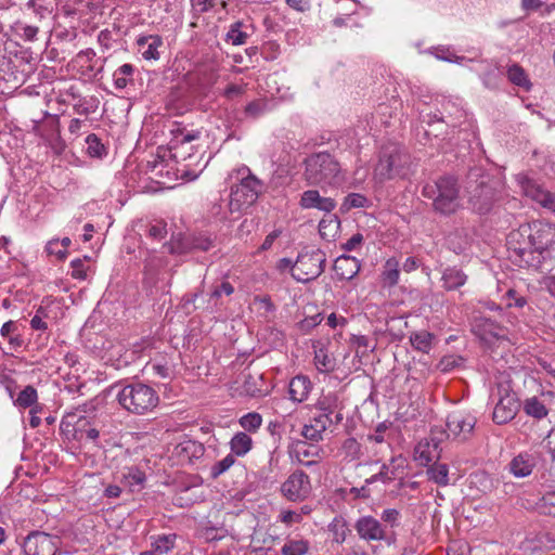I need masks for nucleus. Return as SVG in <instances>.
Masks as SVG:
<instances>
[{
	"label": "nucleus",
	"instance_id": "ea45409f",
	"mask_svg": "<svg viewBox=\"0 0 555 555\" xmlns=\"http://www.w3.org/2000/svg\"><path fill=\"white\" fill-rule=\"evenodd\" d=\"M87 152L91 157H102L106 154L105 146L100 139L91 133L86 138Z\"/></svg>",
	"mask_w": 555,
	"mask_h": 555
},
{
	"label": "nucleus",
	"instance_id": "c756f323",
	"mask_svg": "<svg viewBox=\"0 0 555 555\" xmlns=\"http://www.w3.org/2000/svg\"><path fill=\"white\" fill-rule=\"evenodd\" d=\"M314 364L319 372L330 373L335 370L336 360L325 349L320 348L314 352Z\"/></svg>",
	"mask_w": 555,
	"mask_h": 555
},
{
	"label": "nucleus",
	"instance_id": "774afa93",
	"mask_svg": "<svg viewBox=\"0 0 555 555\" xmlns=\"http://www.w3.org/2000/svg\"><path fill=\"white\" fill-rule=\"evenodd\" d=\"M326 324L332 328H336L337 326H345L347 320L344 317H337L335 313H331L327 317Z\"/></svg>",
	"mask_w": 555,
	"mask_h": 555
},
{
	"label": "nucleus",
	"instance_id": "4be33fe9",
	"mask_svg": "<svg viewBox=\"0 0 555 555\" xmlns=\"http://www.w3.org/2000/svg\"><path fill=\"white\" fill-rule=\"evenodd\" d=\"M137 46L144 60L156 61L159 59L158 49L163 46V39L157 35L140 36Z\"/></svg>",
	"mask_w": 555,
	"mask_h": 555
},
{
	"label": "nucleus",
	"instance_id": "cd10ccee",
	"mask_svg": "<svg viewBox=\"0 0 555 555\" xmlns=\"http://www.w3.org/2000/svg\"><path fill=\"white\" fill-rule=\"evenodd\" d=\"M340 220L334 216H327L319 222V233L326 241L334 240L339 233Z\"/></svg>",
	"mask_w": 555,
	"mask_h": 555
},
{
	"label": "nucleus",
	"instance_id": "423d86ee",
	"mask_svg": "<svg viewBox=\"0 0 555 555\" xmlns=\"http://www.w3.org/2000/svg\"><path fill=\"white\" fill-rule=\"evenodd\" d=\"M171 133L170 151L172 157L178 163L185 162V167L197 165L202 156L198 155V145L194 144V142L199 140L201 131L178 127L172 129Z\"/></svg>",
	"mask_w": 555,
	"mask_h": 555
},
{
	"label": "nucleus",
	"instance_id": "864d4df0",
	"mask_svg": "<svg viewBox=\"0 0 555 555\" xmlns=\"http://www.w3.org/2000/svg\"><path fill=\"white\" fill-rule=\"evenodd\" d=\"M16 31L27 41H34L38 34V27L33 25H27L21 22L15 24Z\"/></svg>",
	"mask_w": 555,
	"mask_h": 555
},
{
	"label": "nucleus",
	"instance_id": "ddd939ff",
	"mask_svg": "<svg viewBox=\"0 0 555 555\" xmlns=\"http://www.w3.org/2000/svg\"><path fill=\"white\" fill-rule=\"evenodd\" d=\"M475 424L474 416L455 411L447 417V433L454 439L465 440L470 435Z\"/></svg>",
	"mask_w": 555,
	"mask_h": 555
},
{
	"label": "nucleus",
	"instance_id": "6ab92c4d",
	"mask_svg": "<svg viewBox=\"0 0 555 555\" xmlns=\"http://www.w3.org/2000/svg\"><path fill=\"white\" fill-rule=\"evenodd\" d=\"M555 237V229L551 224H534L532 232L529 234L532 247L538 251L547 249Z\"/></svg>",
	"mask_w": 555,
	"mask_h": 555
},
{
	"label": "nucleus",
	"instance_id": "5701e85b",
	"mask_svg": "<svg viewBox=\"0 0 555 555\" xmlns=\"http://www.w3.org/2000/svg\"><path fill=\"white\" fill-rule=\"evenodd\" d=\"M312 385L310 379L304 375L293 377L288 385L289 399L293 403H301L307 400Z\"/></svg>",
	"mask_w": 555,
	"mask_h": 555
},
{
	"label": "nucleus",
	"instance_id": "6e6552de",
	"mask_svg": "<svg viewBox=\"0 0 555 555\" xmlns=\"http://www.w3.org/2000/svg\"><path fill=\"white\" fill-rule=\"evenodd\" d=\"M477 173H469V203L475 211L478 214H487L491 210L494 202L496 201L495 188L490 183L491 180L488 176H481L480 180L473 181Z\"/></svg>",
	"mask_w": 555,
	"mask_h": 555
},
{
	"label": "nucleus",
	"instance_id": "f704fd0d",
	"mask_svg": "<svg viewBox=\"0 0 555 555\" xmlns=\"http://www.w3.org/2000/svg\"><path fill=\"white\" fill-rule=\"evenodd\" d=\"M38 393L37 390L33 386H26L15 399L14 403L18 408H34L37 405Z\"/></svg>",
	"mask_w": 555,
	"mask_h": 555
},
{
	"label": "nucleus",
	"instance_id": "aec40b11",
	"mask_svg": "<svg viewBox=\"0 0 555 555\" xmlns=\"http://www.w3.org/2000/svg\"><path fill=\"white\" fill-rule=\"evenodd\" d=\"M317 408L321 413L333 416L335 418V425L339 424L344 420V415L341 413L343 403L339 400L338 395L335 392L322 396L318 400Z\"/></svg>",
	"mask_w": 555,
	"mask_h": 555
},
{
	"label": "nucleus",
	"instance_id": "c9c22d12",
	"mask_svg": "<svg viewBox=\"0 0 555 555\" xmlns=\"http://www.w3.org/2000/svg\"><path fill=\"white\" fill-rule=\"evenodd\" d=\"M410 340L415 349L422 352H428L431 348L433 335L427 331H421L413 333Z\"/></svg>",
	"mask_w": 555,
	"mask_h": 555
},
{
	"label": "nucleus",
	"instance_id": "b1692460",
	"mask_svg": "<svg viewBox=\"0 0 555 555\" xmlns=\"http://www.w3.org/2000/svg\"><path fill=\"white\" fill-rule=\"evenodd\" d=\"M537 459L532 453H518L509 463V470L515 477L522 478L531 474Z\"/></svg>",
	"mask_w": 555,
	"mask_h": 555
},
{
	"label": "nucleus",
	"instance_id": "f03ea898",
	"mask_svg": "<svg viewBox=\"0 0 555 555\" xmlns=\"http://www.w3.org/2000/svg\"><path fill=\"white\" fill-rule=\"evenodd\" d=\"M240 182L231 188L228 204L231 215H241L253 206L263 191V183L254 175L248 167H242L235 171Z\"/></svg>",
	"mask_w": 555,
	"mask_h": 555
},
{
	"label": "nucleus",
	"instance_id": "79ce46f5",
	"mask_svg": "<svg viewBox=\"0 0 555 555\" xmlns=\"http://www.w3.org/2000/svg\"><path fill=\"white\" fill-rule=\"evenodd\" d=\"M428 52L430 54H433L436 59L438 60H441V61H446V62H461L464 60L463 56H456L450 48L448 47H436V48H430L428 50Z\"/></svg>",
	"mask_w": 555,
	"mask_h": 555
},
{
	"label": "nucleus",
	"instance_id": "bb28decb",
	"mask_svg": "<svg viewBox=\"0 0 555 555\" xmlns=\"http://www.w3.org/2000/svg\"><path fill=\"white\" fill-rule=\"evenodd\" d=\"M449 434L446 430L435 428L430 431L429 437L420 441L415 451H426V449L433 448L434 450L440 449V451L444 448L442 444L447 438H449Z\"/></svg>",
	"mask_w": 555,
	"mask_h": 555
},
{
	"label": "nucleus",
	"instance_id": "1a4fd4ad",
	"mask_svg": "<svg viewBox=\"0 0 555 555\" xmlns=\"http://www.w3.org/2000/svg\"><path fill=\"white\" fill-rule=\"evenodd\" d=\"M89 424L88 420L81 414V411L76 410L65 413L61 421V431L68 439H83L95 440L99 437V431L94 428H86Z\"/></svg>",
	"mask_w": 555,
	"mask_h": 555
},
{
	"label": "nucleus",
	"instance_id": "58836bf2",
	"mask_svg": "<svg viewBox=\"0 0 555 555\" xmlns=\"http://www.w3.org/2000/svg\"><path fill=\"white\" fill-rule=\"evenodd\" d=\"M320 453H291L292 462L298 463L307 468L318 467Z\"/></svg>",
	"mask_w": 555,
	"mask_h": 555
},
{
	"label": "nucleus",
	"instance_id": "3c124183",
	"mask_svg": "<svg viewBox=\"0 0 555 555\" xmlns=\"http://www.w3.org/2000/svg\"><path fill=\"white\" fill-rule=\"evenodd\" d=\"M401 513L397 508H386L380 514V519L391 528L399 527L401 524Z\"/></svg>",
	"mask_w": 555,
	"mask_h": 555
},
{
	"label": "nucleus",
	"instance_id": "7ed1b4c3",
	"mask_svg": "<svg viewBox=\"0 0 555 555\" xmlns=\"http://www.w3.org/2000/svg\"><path fill=\"white\" fill-rule=\"evenodd\" d=\"M411 157L398 144H389L382 149L379 160L374 168L373 178L377 183L396 178H405L410 172Z\"/></svg>",
	"mask_w": 555,
	"mask_h": 555
},
{
	"label": "nucleus",
	"instance_id": "4d7b16f0",
	"mask_svg": "<svg viewBox=\"0 0 555 555\" xmlns=\"http://www.w3.org/2000/svg\"><path fill=\"white\" fill-rule=\"evenodd\" d=\"M504 298L507 307L522 308L527 304V299L524 296H518L516 291L513 288H509L506 292Z\"/></svg>",
	"mask_w": 555,
	"mask_h": 555
},
{
	"label": "nucleus",
	"instance_id": "e433bc0d",
	"mask_svg": "<svg viewBox=\"0 0 555 555\" xmlns=\"http://www.w3.org/2000/svg\"><path fill=\"white\" fill-rule=\"evenodd\" d=\"M243 26L242 22L233 23L227 34V41L234 46L244 44L248 38V34L243 30Z\"/></svg>",
	"mask_w": 555,
	"mask_h": 555
},
{
	"label": "nucleus",
	"instance_id": "20e7f679",
	"mask_svg": "<svg viewBox=\"0 0 555 555\" xmlns=\"http://www.w3.org/2000/svg\"><path fill=\"white\" fill-rule=\"evenodd\" d=\"M305 177L312 185H339L345 176L338 162L328 153H318L306 159Z\"/></svg>",
	"mask_w": 555,
	"mask_h": 555
},
{
	"label": "nucleus",
	"instance_id": "c85d7f7f",
	"mask_svg": "<svg viewBox=\"0 0 555 555\" xmlns=\"http://www.w3.org/2000/svg\"><path fill=\"white\" fill-rule=\"evenodd\" d=\"M134 67L131 64H122L113 74L114 86L118 90L125 89L133 83Z\"/></svg>",
	"mask_w": 555,
	"mask_h": 555
},
{
	"label": "nucleus",
	"instance_id": "2eb2a0df",
	"mask_svg": "<svg viewBox=\"0 0 555 555\" xmlns=\"http://www.w3.org/2000/svg\"><path fill=\"white\" fill-rule=\"evenodd\" d=\"M555 405V392L542 391L539 396L527 398L524 411L527 415L541 420L547 416L548 410Z\"/></svg>",
	"mask_w": 555,
	"mask_h": 555
},
{
	"label": "nucleus",
	"instance_id": "f3484780",
	"mask_svg": "<svg viewBox=\"0 0 555 555\" xmlns=\"http://www.w3.org/2000/svg\"><path fill=\"white\" fill-rule=\"evenodd\" d=\"M519 404L515 395L502 397L493 410V421L496 424H505L513 420L518 411Z\"/></svg>",
	"mask_w": 555,
	"mask_h": 555
},
{
	"label": "nucleus",
	"instance_id": "8fccbe9b",
	"mask_svg": "<svg viewBox=\"0 0 555 555\" xmlns=\"http://www.w3.org/2000/svg\"><path fill=\"white\" fill-rule=\"evenodd\" d=\"M540 513L555 516V491L545 493L539 503Z\"/></svg>",
	"mask_w": 555,
	"mask_h": 555
},
{
	"label": "nucleus",
	"instance_id": "a19ab883",
	"mask_svg": "<svg viewBox=\"0 0 555 555\" xmlns=\"http://www.w3.org/2000/svg\"><path fill=\"white\" fill-rule=\"evenodd\" d=\"M234 463V455L229 453L223 460L216 462L210 467V477L212 479H217L220 475L225 473Z\"/></svg>",
	"mask_w": 555,
	"mask_h": 555
},
{
	"label": "nucleus",
	"instance_id": "9d476101",
	"mask_svg": "<svg viewBox=\"0 0 555 555\" xmlns=\"http://www.w3.org/2000/svg\"><path fill=\"white\" fill-rule=\"evenodd\" d=\"M60 540L46 532L34 531L23 542L25 555H55Z\"/></svg>",
	"mask_w": 555,
	"mask_h": 555
},
{
	"label": "nucleus",
	"instance_id": "09e8293b",
	"mask_svg": "<svg viewBox=\"0 0 555 555\" xmlns=\"http://www.w3.org/2000/svg\"><path fill=\"white\" fill-rule=\"evenodd\" d=\"M147 235L156 241L165 238L167 235V223L163 220H157L149 224Z\"/></svg>",
	"mask_w": 555,
	"mask_h": 555
},
{
	"label": "nucleus",
	"instance_id": "473e14b6",
	"mask_svg": "<svg viewBox=\"0 0 555 555\" xmlns=\"http://www.w3.org/2000/svg\"><path fill=\"white\" fill-rule=\"evenodd\" d=\"M370 206V199L360 193H349L345 196L340 210L346 212L353 208H366Z\"/></svg>",
	"mask_w": 555,
	"mask_h": 555
},
{
	"label": "nucleus",
	"instance_id": "2f4dec72",
	"mask_svg": "<svg viewBox=\"0 0 555 555\" xmlns=\"http://www.w3.org/2000/svg\"><path fill=\"white\" fill-rule=\"evenodd\" d=\"M124 479L130 491L134 492L141 490L144 487L146 477L145 474L139 468L131 467L126 474H124Z\"/></svg>",
	"mask_w": 555,
	"mask_h": 555
},
{
	"label": "nucleus",
	"instance_id": "de8ad7c7",
	"mask_svg": "<svg viewBox=\"0 0 555 555\" xmlns=\"http://www.w3.org/2000/svg\"><path fill=\"white\" fill-rule=\"evenodd\" d=\"M176 534L159 535L153 543L154 548L160 553H168L175 547Z\"/></svg>",
	"mask_w": 555,
	"mask_h": 555
},
{
	"label": "nucleus",
	"instance_id": "9b49d317",
	"mask_svg": "<svg viewBox=\"0 0 555 555\" xmlns=\"http://www.w3.org/2000/svg\"><path fill=\"white\" fill-rule=\"evenodd\" d=\"M283 495L293 502L302 501L311 490L307 474L301 470L294 472L282 485Z\"/></svg>",
	"mask_w": 555,
	"mask_h": 555
},
{
	"label": "nucleus",
	"instance_id": "c03bdc74",
	"mask_svg": "<svg viewBox=\"0 0 555 555\" xmlns=\"http://www.w3.org/2000/svg\"><path fill=\"white\" fill-rule=\"evenodd\" d=\"M88 259H89L88 257H85L83 259L77 258V259L72 260L70 275L73 279H76V280H86L87 279V272L90 269V267L86 264V261Z\"/></svg>",
	"mask_w": 555,
	"mask_h": 555
},
{
	"label": "nucleus",
	"instance_id": "6e6d98bb",
	"mask_svg": "<svg viewBox=\"0 0 555 555\" xmlns=\"http://www.w3.org/2000/svg\"><path fill=\"white\" fill-rule=\"evenodd\" d=\"M311 423L317 429H320L321 433H324L328 427L335 424V418L327 414L321 413L314 416Z\"/></svg>",
	"mask_w": 555,
	"mask_h": 555
},
{
	"label": "nucleus",
	"instance_id": "72a5a7b5",
	"mask_svg": "<svg viewBox=\"0 0 555 555\" xmlns=\"http://www.w3.org/2000/svg\"><path fill=\"white\" fill-rule=\"evenodd\" d=\"M385 284L393 286L399 281V261L396 258H389L385 264L382 273Z\"/></svg>",
	"mask_w": 555,
	"mask_h": 555
},
{
	"label": "nucleus",
	"instance_id": "412c9836",
	"mask_svg": "<svg viewBox=\"0 0 555 555\" xmlns=\"http://www.w3.org/2000/svg\"><path fill=\"white\" fill-rule=\"evenodd\" d=\"M334 271L339 280H351L360 271V262L356 257L341 255L334 262Z\"/></svg>",
	"mask_w": 555,
	"mask_h": 555
},
{
	"label": "nucleus",
	"instance_id": "4c0bfd02",
	"mask_svg": "<svg viewBox=\"0 0 555 555\" xmlns=\"http://www.w3.org/2000/svg\"><path fill=\"white\" fill-rule=\"evenodd\" d=\"M309 544L305 540H288L282 547V555H305Z\"/></svg>",
	"mask_w": 555,
	"mask_h": 555
},
{
	"label": "nucleus",
	"instance_id": "f257e3e1",
	"mask_svg": "<svg viewBox=\"0 0 555 555\" xmlns=\"http://www.w3.org/2000/svg\"><path fill=\"white\" fill-rule=\"evenodd\" d=\"M422 193L433 202V208L438 214L452 215L461 207L460 186L453 177H440L427 183Z\"/></svg>",
	"mask_w": 555,
	"mask_h": 555
},
{
	"label": "nucleus",
	"instance_id": "0eeeda50",
	"mask_svg": "<svg viewBox=\"0 0 555 555\" xmlns=\"http://www.w3.org/2000/svg\"><path fill=\"white\" fill-rule=\"evenodd\" d=\"M326 258L321 249L300 253L292 267V276L297 282L307 283L324 271Z\"/></svg>",
	"mask_w": 555,
	"mask_h": 555
},
{
	"label": "nucleus",
	"instance_id": "e2e57ef3",
	"mask_svg": "<svg viewBox=\"0 0 555 555\" xmlns=\"http://www.w3.org/2000/svg\"><path fill=\"white\" fill-rule=\"evenodd\" d=\"M264 103L261 102V101H254V102H250L246 108H245V112L247 115L251 116V117H257L259 115H261L264 111Z\"/></svg>",
	"mask_w": 555,
	"mask_h": 555
},
{
	"label": "nucleus",
	"instance_id": "69168bd1",
	"mask_svg": "<svg viewBox=\"0 0 555 555\" xmlns=\"http://www.w3.org/2000/svg\"><path fill=\"white\" fill-rule=\"evenodd\" d=\"M363 242V235L360 233L353 234L344 245L343 248L347 251L356 249Z\"/></svg>",
	"mask_w": 555,
	"mask_h": 555
},
{
	"label": "nucleus",
	"instance_id": "052dcab7",
	"mask_svg": "<svg viewBox=\"0 0 555 555\" xmlns=\"http://www.w3.org/2000/svg\"><path fill=\"white\" fill-rule=\"evenodd\" d=\"M279 519L286 524L287 526L294 524V522H300L302 517L301 514L296 513L294 511H282Z\"/></svg>",
	"mask_w": 555,
	"mask_h": 555
},
{
	"label": "nucleus",
	"instance_id": "a211bd4d",
	"mask_svg": "<svg viewBox=\"0 0 555 555\" xmlns=\"http://www.w3.org/2000/svg\"><path fill=\"white\" fill-rule=\"evenodd\" d=\"M299 205L304 209H318L324 212H331L335 209L336 203L331 197H323L317 190L305 191L301 195Z\"/></svg>",
	"mask_w": 555,
	"mask_h": 555
},
{
	"label": "nucleus",
	"instance_id": "4468645a",
	"mask_svg": "<svg viewBox=\"0 0 555 555\" xmlns=\"http://www.w3.org/2000/svg\"><path fill=\"white\" fill-rule=\"evenodd\" d=\"M516 181L521 189L522 193L532 198L533 201L541 204L543 207L552 208L555 198L552 193L543 190L540 185H538L533 180H531L528 176L524 173H519L516 176Z\"/></svg>",
	"mask_w": 555,
	"mask_h": 555
},
{
	"label": "nucleus",
	"instance_id": "39448f33",
	"mask_svg": "<svg viewBox=\"0 0 555 555\" xmlns=\"http://www.w3.org/2000/svg\"><path fill=\"white\" fill-rule=\"evenodd\" d=\"M118 403L128 412L143 415L152 412L159 402L157 391L143 383L124 386L117 393Z\"/></svg>",
	"mask_w": 555,
	"mask_h": 555
},
{
	"label": "nucleus",
	"instance_id": "a878e982",
	"mask_svg": "<svg viewBox=\"0 0 555 555\" xmlns=\"http://www.w3.org/2000/svg\"><path fill=\"white\" fill-rule=\"evenodd\" d=\"M441 281L446 291H454L467 282V275L456 267H449L443 270Z\"/></svg>",
	"mask_w": 555,
	"mask_h": 555
},
{
	"label": "nucleus",
	"instance_id": "49530a36",
	"mask_svg": "<svg viewBox=\"0 0 555 555\" xmlns=\"http://www.w3.org/2000/svg\"><path fill=\"white\" fill-rule=\"evenodd\" d=\"M270 406L273 412L282 417L288 416L293 413L294 409L289 406L286 398H272Z\"/></svg>",
	"mask_w": 555,
	"mask_h": 555
},
{
	"label": "nucleus",
	"instance_id": "603ef678",
	"mask_svg": "<svg viewBox=\"0 0 555 555\" xmlns=\"http://www.w3.org/2000/svg\"><path fill=\"white\" fill-rule=\"evenodd\" d=\"M464 359L461 356L456 354H448L444 356L439 362V369L442 372H449L455 367H459L463 364Z\"/></svg>",
	"mask_w": 555,
	"mask_h": 555
},
{
	"label": "nucleus",
	"instance_id": "393cba45",
	"mask_svg": "<svg viewBox=\"0 0 555 555\" xmlns=\"http://www.w3.org/2000/svg\"><path fill=\"white\" fill-rule=\"evenodd\" d=\"M473 331L485 341L502 336V328L494 321L482 317L474 320Z\"/></svg>",
	"mask_w": 555,
	"mask_h": 555
},
{
	"label": "nucleus",
	"instance_id": "338daca9",
	"mask_svg": "<svg viewBox=\"0 0 555 555\" xmlns=\"http://www.w3.org/2000/svg\"><path fill=\"white\" fill-rule=\"evenodd\" d=\"M353 345L357 348V352H361L362 354H364L370 348L369 338L366 336H354Z\"/></svg>",
	"mask_w": 555,
	"mask_h": 555
},
{
	"label": "nucleus",
	"instance_id": "dca6fc26",
	"mask_svg": "<svg viewBox=\"0 0 555 555\" xmlns=\"http://www.w3.org/2000/svg\"><path fill=\"white\" fill-rule=\"evenodd\" d=\"M359 537L366 541H382L386 538V532L379 520L373 516H362L354 525Z\"/></svg>",
	"mask_w": 555,
	"mask_h": 555
},
{
	"label": "nucleus",
	"instance_id": "13d9d810",
	"mask_svg": "<svg viewBox=\"0 0 555 555\" xmlns=\"http://www.w3.org/2000/svg\"><path fill=\"white\" fill-rule=\"evenodd\" d=\"M301 434L306 440L311 442L320 441L323 435V433H321L320 429H317L312 423L305 425Z\"/></svg>",
	"mask_w": 555,
	"mask_h": 555
},
{
	"label": "nucleus",
	"instance_id": "bf43d9fd",
	"mask_svg": "<svg viewBox=\"0 0 555 555\" xmlns=\"http://www.w3.org/2000/svg\"><path fill=\"white\" fill-rule=\"evenodd\" d=\"M212 246L211 240L206 235L195 236L192 241V247L194 249H199L203 251H207Z\"/></svg>",
	"mask_w": 555,
	"mask_h": 555
},
{
	"label": "nucleus",
	"instance_id": "f8f14e48",
	"mask_svg": "<svg viewBox=\"0 0 555 555\" xmlns=\"http://www.w3.org/2000/svg\"><path fill=\"white\" fill-rule=\"evenodd\" d=\"M433 453H413L414 461L427 467L428 479L440 487L449 485V466L440 463L439 456H431Z\"/></svg>",
	"mask_w": 555,
	"mask_h": 555
},
{
	"label": "nucleus",
	"instance_id": "680f3d73",
	"mask_svg": "<svg viewBox=\"0 0 555 555\" xmlns=\"http://www.w3.org/2000/svg\"><path fill=\"white\" fill-rule=\"evenodd\" d=\"M234 292V287L233 285L228 282V281H223L220 286H217L212 293H211V297L214 298H218L220 297L222 294L227 295V296H230L232 295Z\"/></svg>",
	"mask_w": 555,
	"mask_h": 555
},
{
	"label": "nucleus",
	"instance_id": "0e129e2a",
	"mask_svg": "<svg viewBox=\"0 0 555 555\" xmlns=\"http://www.w3.org/2000/svg\"><path fill=\"white\" fill-rule=\"evenodd\" d=\"M243 93H244V87L238 86V85H229L223 91V95L228 100H233L237 96H241Z\"/></svg>",
	"mask_w": 555,
	"mask_h": 555
},
{
	"label": "nucleus",
	"instance_id": "a18cd8bd",
	"mask_svg": "<svg viewBox=\"0 0 555 555\" xmlns=\"http://www.w3.org/2000/svg\"><path fill=\"white\" fill-rule=\"evenodd\" d=\"M251 446V438L245 433L236 434L231 440V451H249Z\"/></svg>",
	"mask_w": 555,
	"mask_h": 555
},
{
	"label": "nucleus",
	"instance_id": "5fc2aeb1",
	"mask_svg": "<svg viewBox=\"0 0 555 555\" xmlns=\"http://www.w3.org/2000/svg\"><path fill=\"white\" fill-rule=\"evenodd\" d=\"M225 5L223 0H192L193 9L198 13H205L212 10L217 4Z\"/></svg>",
	"mask_w": 555,
	"mask_h": 555
},
{
	"label": "nucleus",
	"instance_id": "7c9ffc66",
	"mask_svg": "<svg viewBox=\"0 0 555 555\" xmlns=\"http://www.w3.org/2000/svg\"><path fill=\"white\" fill-rule=\"evenodd\" d=\"M507 78L508 80L520 87V88H524L525 90H530L531 88V82L526 74V72L524 70L522 67H520L518 64H513L511 65L508 68H507Z\"/></svg>",
	"mask_w": 555,
	"mask_h": 555
},
{
	"label": "nucleus",
	"instance_id": "37998d69",
	"mask_svg": "<svg viewBox=\"0 0 555 555\" xmlns=\"http://www.w3.org/2000/svg\"><path fill=\"white\" fill-rule=\"evenodd\" d=\"M238 422H240V425L245 430L250 431V430H256L261 426L262 417L259 413L250 412V413L243 415Z\"/></svg>",
	"mask_w": 555,
	"mask_h": 555
}]
</instances>
